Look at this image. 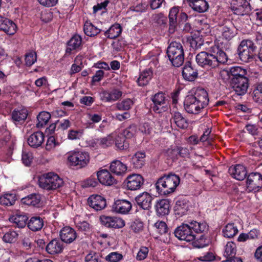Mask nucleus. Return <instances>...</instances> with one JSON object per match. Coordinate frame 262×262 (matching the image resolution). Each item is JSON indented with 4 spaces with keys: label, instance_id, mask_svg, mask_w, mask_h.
Returning a JSON list of instances; mask_svg holds the SVG:
<instances>
[{
    "label": "nucleus",
    "instance_id": "nucleus-10",
    "mask_svg": "<svg viewBox=\"0 0 262 262\" xmlns=\"http://www.w3.org/2000/svg\"><path fill=\"white\" fill-rule=\"evenodd\" d=\"M144 183L143 177L137 173L128 175L124 181L126 189L132 191L140 189Z\"/></svg>",
    "mask_w": 262,
    "mask_h": 262
},
{
    "label": "nucleus",
    "instance_id": "nucleus-40",
    "mask_svg": "<svg viewBox=\"0 0 262 262\" xmlns=\"http://www.w3.org/2000/svg\"><path fill=\"white\" fill-rule=\"evenodd\" d=\"M40 201V196L38 194H31L21 199V202L27 205L36 206Z\"/></svg>",
    "mask_w": 262,
    "mask_h": 262
},
{
    "label": "nucleus",
    "instance_id": "nucleus-55",
    "mask_svg": "<svg viewBox=\"0 0 262 262\" xmlns=\"http://www.w3.org/2000/svg\"><path fill=\"white\" fill-rule=\"evenodd\" d=\"M136 132L137 127L136 125H131L123 130L122 135L127 139H130L135 136Z\"/></svg>",
    "mask_w": 262,
    "mask_h": 262
},
{
    "label": "nucleus",
    "instance_id": "nucleus-15",
    "mask_svg": "<svg viewBox=\"0 0 262 262\" xmlns=\"http://www.w3.org/2000/svg\"><path fill=\"white\" fill-rule=\"evenodd\" d=\"M132 208L130 202L126 200H117L112 206L113 211L121 214H126L129 213Z\"/></svg>",
    "mask_w": 262,
    "mask_h": 262
},
{
    "label": "nucleus",
    "instance_id": "nucleus-14",
    "mask_svg": "<svg viewBox=\"0 0 262 262\" xmlns=\"http://www.w3.org/2000/svg\"><path fill=\"white\" fill-rule=\"evenodd\" d=\"M100 220L103 225L108 228H121L125 226L124 221L118 217L102 215Z\"/></svg>",
    "mask_w": 262,
    "mask_h": 262
},
{
    "label": "nucleus",
    "instance_id": "nucleus-16",
    "mask_svg": "<svg viewBox=\"0 0 262 262\" xmlns=\"http://www.w3.org/2000/svg\"><path fill=\"white\" fill-rule=\"evenodd\" d=\"M89 206L96 211H99L105 208L106 205L105 199L101 195L93 194L88 199Z\"/></svg>",
    "mask_w": 262,
    "mask_h": 262
},
{
    "label": "nucleus",
    "instance_id": "nucleus-30",
    "mask_svg": "<svg viewBox=\"0 0 262 262\" xmlns=\"http://www.w3.org/2000/svg\"><path fill=\"white\" fill-rule=\"evenodd\" d=\"M28 220L27 216L24 213H16L9 218V221L14 223L18 228H22L25 227Z\"/></svg>",
    "mask_w": 262,
    "mask_h": 262
},
{
    "label": "nucleus",
    "instance_id": "nucleus-17",
    "mask_svg": "<svg viewBox=\"0 0 262 262\" xmlns=\"http://www.w3.org/2000/svg\"><path fill=\"white\" fill-rule=\"evenodd\" d=\"M99 182L105 186H111L116 183V179L106 169H102L97 172Z\"/></svg>",
    "mask_w": 262,
    "mask_h": 262
},
{
    "label": "nucleus",
    "instance_id": "nucleus-12",
    "mask_svg": "<svg viewBox=\"0 0 262 262\" xmlns=\"http://www.w3.org/2000/svg\"><path fill=\"white\" fill-rule=\"evenodd\" d=\"M153 110L157 113L165 112L168 109V101L163 93L156 94L152 99Z\"/></svg>",
    "mask_w": 262,
    "mask_h": 262
},
{
    "label": "nucleus",
    "instance_id": "nucleus-44",
    "mask_svg": "<svg viewBox=\"0 0 262 262\" xmlns=\"http://www.w3.org/2000/svg\"><path fill=\"white\" fill-rule=\"evenodd\" d=\"M51 118V115L47 112H40L37 117V123L36 126L37 127H42L46 125Z\"/></svg>",
    "mask_w": 262,
    "mask_h": 262
},
{
    "label": "nucleus",
    "instance_id": "nucleus-61",
    "mask_svg": "<svg viewBox=\"0 0 262 262\" xmlns=\"http://www.w3.org/2000/svg\"><path fill=\"white\" fill-rule=\"evenodd\" d=\"M157 232L161 234H164L167 231V226L163 221H158L155 224Z\"/></svg>",
    "mask_w": 262,
    "mask_h": 262
},
{
    "label": "nucleus",
    "instance_id": "nucleus-45",
    "mask_svg": "<svg viewBox=\"0 0 262 262\" xmlns=\"http://www.w3.org/2000/svg\"><path fill=\"white\" fill-rule=\"evenodd\" d=\"M16 195L13 193H6L0 197V203L4 206H11L16 201Z\"/></svg>",
    "mask_w": 262,
    "mask_h": 262
},
{
    "label": "nucleus",
    "instance_id": "nucleus-25",
    "mask_svg": "<svg viewBox=\"0 0 262 262\" xmlns=\"http://www.w3.org/2000/svg\"><path fill=\"white\" fill-rule=\"evenodd\" d=\"M139 132L147 139H150L156 133L153 124L148 122L140 124L139 127Z\"/></svg>",
    "mask_w": 262,
    "mask_h": 262
},
{
    "label": "nucleus",
    "instance_id": "nucleus-52",
    "mask_svg": "<svg viewBox=\"0 0 262 262\" xmlns=\"http://www.w3.org/2000/svg\"><path fill=\"white\" fill-rule=\"evenodd\" d=\"M123 259V255L117 252H113L109 253L105 257L108 262H119Z\"/></svg>",
    "mask_w": 262,
    "mask_h": 262
},
{
    "label": "nucleus",
    "instance_id": "nucleus-33",
    "mask_svg": "<svg viewBox=\"0 0 262 262\" xmlns=\"http://www.w3.org/2000/svg\"><path fill=\"white\" fill-rule=\"evenodd\" d=\"M43 226V220L39 216L31 217L28 223V228L33 231L40 230Z\"/></svg>",
    "mask_w": 262,
    "mask_h": 262
},
{
    "label": "nucleus",
    "instance_id": "nucleus-32",
    "mask_svg": "<svg viewBox=\"0 0 262 262\" xmlns=\"http://www.w3.org/2000/svg\"><path fill=\"white\" fill-rule=\"evenodd\" d=\"M83 31L88 36H95L100 32V29L94 26L90 21H86L83 25Z\"/></svg>",
    "mask_w": 262,
    "mask_h": 262
},
{
    "label": "nucleus",
    "instance_id": "nucleus-26",
    "mask_svg": "<svg viewBox=\"0 0 262 262\" xmlns=\"http://www.w3.org/2000/svg\"><path fill=\"white\" fill-rule=\"evenodd\" d=\"M170 204L168 200L162 199L159 201L156 205V210L159 216L167 215L169 212Z\"/></svg>",
    "mask_w": 262,
    "mask_h": 262
},
{
    "label": "nucleus",
    "instance_id": "nucleus-18",
    "mask_svg": "<svg viewBox=\"0 0 262 262\" xmlns=\"http://www.w3.org/2000/svg\"><path fill=\"white\" fill-rule=\"evenodd\" d=\"M152 200V195L147 192L140 193L135 198L138 205L143 209H148L150 208Z\"/></svg>",
    "mask_w": 262,
    "mask_h": 262
},
{
    "label": "nucleus",
    "instance_id": "nucleus-56",
    "mask_svg": "<svg viewBox=\"0 0 262 262\" xmlns=\"http://www.w3.org/2000/svg\"><path fill=\"white\" fill-rule=\"evenodd\" d=\"M83 129L70 130L68 133V138L71 140L80 139L83 136Z\"/></svg>",
    "mask_w": 262,
    "mask_h": 262
},
{
    "label": "nucleus",
    "instance_id": "nucleus-42",
    "mask_svg": "<svg viewBox=\"0 0 262 262\" xmlns=\"http://www.w3.org/2000/svg\"><path fill=\"white\" fill-rule=\"evenodd\" d=\"M28 112L26 108L14 110L12 114V118L14 121H24L27 117Z\"/></svg>",
    "mask_w": 262,
    "mask_h": 262
},
{
    "label": "nucleus",
    "instance_id": "nucleus-27",
    "mask_svg": "<svg viewBox=\"0 0 262 262\" xmlns=\"http://www.w3.org/2000/svg\"><path fill=\"white\" fill-rule=\"evenodd\" d=\"M231 9L235 14L239 15H243L251 11L248 1H241L237 6H232Z\"/></svg>",
    "mask_w": 262,
    "mask_h": 262
},
{
    "label": "nucleus",
    "instance_id": "nucleus-13",
    "mask_svg": "<svg viewBox=\"0 0 262 262\" xmlns=\"http://www.w3.org/2000/svg\"><path fill=\"white\" fill-rule=\"evenodd\" d=\"M230 85L238 95H243L247 92L249 84L247 77L235 78L229 80Z\"/></svg>",
    "mask_w": 262,
    "mask_h": 262
},
{
    "label": "nucleus",
    "instance_id": "nucleus-31",
    "mask_svg": "<svg viewBox=\"0 0 262 262\" xmlns=\"http://www.w3.org/2000/svg\"><path fill=\"white\" fill-rule=\"evenodd\" d=\"M222 37L226 40H230L236 34V29L232 25L224 26L220 29Z\"/></svg>",
    "mask_w": 262,
    "mask_h": 262
},
{
    "label": "nucleus",
    "instance_id": "nucleus-54",
    "mask_svg": "<svg viewBox=\"0 0 262 262\" xmlns=\"http://www.w3.org/2000/svg\"><path fill=\"white\" fill-rule=\"evenodd\" d=\"M33 159V154L32 152L23 150L21 155V161L26 166H29L32 162Z\"/></svg>",
    "mask_w": 262,
    "mask_h": 262
},
{
    "label": "nucleus",
    "instance_id": "nucleus-62",
    "mask_svg": "<svg viewBox=\"0 0 262 262\" xmlns=\"http://www.w3.org/2000/svg\"><path fill=\"white\" fill-rule=\"evenodd\" d=\"M58 145V143L56 141L55 138L53 136H50L48 138L46 144V149L50 151Z\"/></svg>",
    "mask_w": 262,
    "mask_h": 262
},
{
    "label": "nucleus",
    "instance_id": "nucleus-58",
    "mask_svg": "<svg viewBox=\"0 0 262 262\" xmlns=\"http://www.w3.org/2000/svg\"><path fill=\"white\" fill-rule=\"evenodd\" d=\"M143 228V223L139 220H136L130 223V228L134 232H139Z\"/></svg>",
    "mask_w": 262,
    "mask_h": 262
},
{
    "label": "nucleus",
    "instance_id": "nucleus-19",
    "mask_svg": "<svg viewBox=\"0 0 262 262\" xmlns=\"http://www.w3.org/2000/svg\"><path fill=\"white\" fill-rule=\"evenodd\" d=\"M229 172L233 178L239 181L243 180L247 175L245 167L241 164L230 167Z\"/></svg>",
    "mask_w": 262,
    "mask_h": 262
},
{
    "label": "nucleus",
    "instance_id": "nucleus-47",
    "mask_svg": "<svg viewBox=\"0 0 262 262\" xmlns=\"http://www.w3.org/2000/svg\"><path fill=\"white\" fill-rule=\"evenodd\" d=\"M116 133H112L106 137L99 139V144L103 148L112 146L114 142Z\"/></svg>",
    "mask_w": 262,
    "mask_h": 262
},
{
    "label": "nucleus",
    "instance_id": "nucleus-51",
    "mask_svg": "<svg viewBox=\"0 0 262 262\" xmlns=\"http://www.w3.org/2000/svg\"><path fill=\"white\" fill-rule=\"evenodd\" d=\"M134 104L133 101L129 98L123 99L120 102L117 103V108L120 111L129 110Z\"/></svg>",
    "mask_w": 262,
    "mask_h": 262
},
{
    "label": "nucleus",
    "instance_id": "nucleus-46",
    "mask_svg": "<svg viewBox=\"0 0 262 262\" xmlns=\"http://www.w3.org/2000/svg\"><path fill=\"white\" fill-rule=\"evenodd\" d=\"M17 27L12 20L6 18L2 30L5 31L9 35H13L16 31Z\"/></svg>",
    "mask_w": 262,
    "mask_h": 262
},
{
    "label": "nucleus",
    "instance_id": "nucleus-7",
    "mask_svg": "<svg viewBox=\"0 0 262 262\" xmlns=\"http://www.w3.org/2000/svg\"><path fill=\"white\" fill-rule=\"evenodd\" d=\"M256 48L252 40H242L238 48V54L240 59L245 62H249L254 56Z\"/></svg>",
    "mask_w": 262,
    "mask_h": 262
},
{
    "label": "nucleus",
    "instance_id": "nucleus-23",
    "mask_svg": "<svg viewBox=\"0 0 262 262\" xmlns=\"http://www.w3.org/2000/svg\"><path fill=\"white\" fill-rule=\"evenodd\" d=\"M189 205L187 200L179 199L176 202L174 207V213L179 217L182 216L186 214Z\"/></svg>",
    "mask_w": 262,
    "mask_h": 262
},
{
    "label": "nucleus",
    "instance_id": "nucleus-38",
    "mask_svg": "<svg viewBox=\"0 0 262 262\" xmlns=\"http://www.w3.org/2000/svg\"><path fill=\"white\" fill-rule=\"evenodd\" d=\"M189 5L194 10L200 13L205 12L209 5L207 1H188Z\"/></svg>",
    "mask_w": 262,
    "mask_h": 262
},
{
    "label": "nucleus",
    "instance_id": "nucleus-11",
    "mask_svg": "<svg viewBox=\"0 0 262 262\" xmlns=\"http://www.w3.org/2000/svg\"><path fill=\"white\" fill-rule=\"evenodd\" d=\"M247 189L248 191H258L262 187V174L258 172H251L247 177Z\"/></svg>",
    "mask_w": 262,
    "mask_h": 262
},
{
    "label": "nucleus",
    "instance_id": "nucleus-64",
    "mask_svg": "<svg viewBox=\"0 0 262 262\" xmlns=\"http://www.w3.org/2000/svg\"><path fill=\"white\" fill-rule=\"evenodd\" d=\"M86 116L88 118L94 123L100 122L102 119V115L100 114L88 113Z\"/></svg>",
    "mask_w": 262,
    "mask_h": 262
},
{
    "label": "nucleus",
    "instance_id": "nucleus-43",
    "mask_svg": "<svg viewBox=\"0 0 262 262\" xmlns=\"http://www.w3.org/2000/svg\"><path fill=\"white\" fill-rule=\"evenodd\" d=\"M172 120L177 126L181 128H186L188 126L186 119L179 112H174L173 113Z\"/></svg>",
    "mask_w": 262,
    "mask_h": 262
},
{
    "label": "nucleus",
    "instance_id": "nucleus-4",
    "mask_svg": "<svg viewBox=\"0 0 262 262\" xmlns=\"http://www.w3.org/2000/svg\"><path fill=\"white\" fill-rule=\"evenodd\" d=\"M39 187L45 190H56L62 187L64 181L57 173L50 172L43 173L38 178Z\"/></svg>",
    "mask_w": 262,
    "mask_h": 262
},
{
    "label": "nucleus",
    "instance_id": "nucleus-39",
    "mask_svg": "<svg viewBox=\"0 0 262 262\" xmlns=\"http://www.w3.org/2000/svg\"><path fill=\"white\" fill-rule=\"evenodd\" d=\"M189 226L193 233H202L208 229V226L206 223H200L196 221H191L188 223Z\"/></svg>",
    "mask_w": 262,
    "mask_h": 262
},
{
    "label": "nucleus",
    "instance_id": "nucleus-35",
    "mask_svg": "<svg viewBox=\"0 0 262 262\" xmlns=\"http://www.w3.org/2000/svg\"><path fill=\"white\" fill-rule=\"evenodd\" d=\"M238 230L233 223L227 224L223 229L222 233L224 237L232 238L237 234Z\"/></svg>",
    "mask_w": 262,
    "mask_h": 262
},
{
    "label": "nucleus",
    "instance_id": "nucleus-6",
    "mask_svg": "<svg viewBox=\"0 0 262 262\" xmlns=\"http://www.w3.org/2000/svg\"><path fill=\"white\" fill-rule=\"evenodd\" d=\"M68 161L71 166L82 168L90 163V156L88 152L82 150H73L68 153Z\"/></svg>",
    "mask_w": 262,
    "mask_h": 262
},
{
    "label": "nucleus",
    "instance_id": "nucleus-34",
    "mask_svg": "<svg viewBox=\"0 0 262 262\" xmlns=\"http://www.w3.org/2000/svg\"><path fill=\"white\" fill-rule=\"evenodd\" d=\"M82 42L81 36L75 34L69 41L68 43V48H67V53H70L72 50L78 48Z\"/></svg>",
    "mask_w": 262,
    "mask_h": 262
},
{
    "label": "nucleus",
    "instance_id": "nucleus-2",
    "mask_svg": "<svg viewBox=\"0 0 262 262\" xmlns=\"http://www.w3.org/2000/svg\"><path fill=\"white\" fill-rule=\"evenodd\" d=\"M209 52H201L197 54L195 59L200 66L206 69H212L219 66L220 63H225L227 61L226 54L218 47H211Z\"/></svg>",
    "mask_w": 262,
    "mask_h": 262
},
{
    "label": "nucleus",
    "instance_id": "nucleus-1",
    "mask_svg": "<svg viewBox=\"0 0 262 262\" xmlns=\"http://www.w3.org/2000/svg\"><path fill=\"white\" fill-rule=\"evenodd\" d=\"M209 98L207 91L203 88L192 90L185 97L184 105L186 111L189 114H198L208 104Z\"/></svg>",
    "mask_w": 262,
    "mask_h": 262
},
{
    "label": "nucleus",
    "instance_id": "nucleus-57",
    "mask_svg": "<svg viewBox=\"0 0 262 262\" xmlns=\"http://www.w3.org/2000/svg\"><path fill=\"white\" fill-rule=\"evenodd\" d=\"M37 59L36 53L33 51H31L26 54L25 56L26 64L28 66H31L33 64Z\"/></svg>",
    "mask_w": 262,
    "mask_h": 262
},
{
    "label": "nucleus",
    "instance_id": "nucleus-28",
    "mask_svg": "<svg viewBox=\"0 0 262 262\" xmlns=\"http://www.w3.org/2000/svg\"><path fill=\"white\" fill-rule=\"evenodd\" d=\"M182 75L185 79L192 81L195 79L198 76L196 70L193 69L189 62L186 63L182 71Z\"/></svg>",
    "mask_w": 262,
    "mask_h": 262
},
{
    "label": "nucleus",
    "instance_id": "nucleus-20",
    "mask_svg": "<svg viewBox=\"0 0 262 262\" xmlns=\"http://www.w3.org/2000/svg\"><path fill=\"white\" fill-rule=\"evenodd\" d=\"M60 237L62 242L69 244L76 239V233L71 227L66 226L60 230Z\"/></svg>",
    "mask_w": 262,
    "mask_h": 262
},
{
    "label": "nucleus",
    "instance_id": "nucleus-9",
    "mask_svg": "<svg viewBox=\"0 0 262 262\" xmlns=\"http://www.w3.org/2000/svg\"><path fill=\"white\" fill-rule=\"evenodd\" d=\"M174 235L178 239L187 242L193 241L195 235L191 230L188 224H182L178 227L174 231Z\"/></svg>",
    "mask_w": 262,
    "mask_h": 262
},
{
    "label": "nucleus",
    "instance_id": "nucleus-59",
    "mask_svg": "<svg viewBox=\"0 0 262 262\" xmlns=\"http://www.w3.org/2000/svg\"><path fill=\"white\" fill-rule=\"evenodd\" d=\"M148 252L149 250L147 247L145 246L141 247L136 255L137 260H143L145 259L148 255Z\"/></svg>",
    "mask_w": 262,
    "mask_h": 262
},
{
    "label": "nucleus",
    "instance_id": "nucleus-49",
    "mask_svg": "<svg viewBox=\"0 0 262 262\" xmlns=\"http://www.w3.org/2000/svg\"><path fill=\"white\" fill-rule=\"evenodd\" d=\"M116 146L120 150H123L128 147V144L125 141L124 137L122 135H117L114 138Z\"/></svg>",
    "mask_w": 262,
    "mask_h": 262
},
{
    "label": "nucleus",
    "instance_id": "nucleus-48",
    "mask_svg": "<svg viewBox=\"0 0 262 262\" xmlns=\"http://www.w3.org/2000/svg\"><path fill=\"white\" fill-rule=\"evenodd\" d=\"M236 245L235 244L232 242H228L225 247L224 255L226 257H233L236 254Z\"/></svg>",
    "mask_w": 262,
    "mask_h": 262
},
{
    "label": "nucleus",
    "instance_id": "nucleus-60",
    "mask_svg": "<svg viewBox=\"0 0 262 262\" xmlns=\"http://www.w3.org/2000/svg\"><path fill=\"white\" fill-rule=\"evenodd\" d=\"M85 262H101L100 255L94 252L89 253L85 258Z\"/></svg>",
    "mask_w": 262,
    "mask_h": 262
},
{
    "label": "nucleus",
    "instance_id": "nucleus-22",
    "mask_svg": "<svg viewBox=\"0 0 262 262\" xmlns=\"http://www.w3.org/2000/svg\"><path fill=\"white\" fill-rule=\"evenodd\" d=\"M45 140L44 134L41 132H36L31 134L28 138L29 146L33 148L40 146Z\"/></svg>",
    "mask_w": 262,
    "mask_h": 262
},
{
    "label": "nucleus",
    "instance_id": "nucleus-53",
    "mask_svg": "<svg viewBox=\"0 0 262 262\" xmlns=\"http://www.w3.org/2000/svg\"><path fill=\"white\" fill-rule=\"evenodd\" d=\"M253 99L256 102L262 103V84H258L253 91Z\"/></svg>",
    "mask_w": 262,
    "mask_h": 262
},
{
    "label": "nucleus",
    "instance_id": "nucleus-37",
    "mask_svg": "<svg viewBox=\"0 0 262 262\" xmlns=\"http://www.w3.org/2000/svg\"><path fill=\"white\" fill-rule=\"evenodd\" d=\"M122 28L119 24L113 25L104 33L107 38L114 39L117 37L121 33Z\"/></svg>",
    "mask_w": 262,
    "mask_h": 262
},
{
    "label": "nucleus",
    "instance_id": "nucleus-24",
    "mask_svg": "<svg viewBox=\"0 0 262 262\" xmlns=\"http://www.w3.org/2000/svg\"><path fill=\"white\" fill-rule=\"evenodd\" d=\"M101 99L106 102L115 101L121 97L122 92L117 90H113L111 91H103L101 93Z\"/></svg>",
    "mask_w": 262,
    "mask_h": 262
},
{
    "label": "nucleus",
    "instance_id": "nucleus-3",
    "mask_svg": "<svg viewBox=\"0 0 262 262\" xmlns=\"http://www.w3.org/2000/svg\"><path fill=\"white\" fill-rule=\"evenodd\" d=\"M180 182L179 177L174 173L165 174L156 183L157 191L161 195H168L174 192Z\"/></svg>",
    "mask_w": 262,
    "mask_h": 262
},
{
    "label": "nucleus",
    "instance_id": "nucleus-8",
    "mask_svg": "<svg viewBox=\"0 0 262 262\" xmlns=\"http://www.w3.org/2000/svg\"><path fill=\"white\" fill-rule=\"evenodd\" d=\"M247 70L239 66L232 67L229 71L223 70L220 73L221 76L225 82L231 80L235 78H245Z\"/></svg>",
    "mask_w": 262,
    "mask_h": 262
},
{
    "label": "nucleus",
    "instance_id": "nucleus-41",
    "mask_svg": "<svg viewBox=\"0 0 262 262\" xmlns=\"http://www.w3.org/2000/svg\"><path fill=\"white\" fill-rule=\"evenodd\" d=\"M152 75V71L150 69L146 70L142 72L137 80L139 85H146L151 79Z\"/></svg>",
    "mask_w": 262,
    "mask_h": 262
},
{
    "label": "nucleus",
    "instance_id": "nucleus-50",
    "mask_svg": "<svg viewBox=\"0 0 262 262\" xmlns=\"http://www.w3.org/2000/svg\"><path fill=\"white\" fill-rule=\"evenodd\" d=\"M18 233L13 230H9L3 236V240L5 243H14L17 238Z\"/></svg>",
    "mask_w": 262,
    "mask_h": 262
},
{
    "label": "nucleus",
    "instance_id": "nucleus-63",
    "mask_svg": "<svg viewBox=\"0 0 262 262\" xmlns=\"http://www.w3.org/2000/svg\"><path fill=\"white\" fill-rule=\"evenodd\" d=\"M214 258L215 256L213 253L207 252L199 256L198 258L199 260L202 261H210L214 260Z\"/></svg>",
    "mask_w": 262,
    "mask_h": 262
},
{
    "label": "nucleus",
    "instance_id": "nucleus-5",
    "mask_svg": "<svg viewBox=\"0 0 262 262\" xmlns=\"http://www.w3.org/2000/svg\"><path fill=\"white\" fill-rule=\"evenodd\" d=\"M167 55L172 64L180 67L184 63V52L182 45L177 41H172L167 49Z\"/></svg>",
    "mask_w": 262,
    "mask_h": 262
},
{
    "label": "nucleus",
    "instance_id": "nucleus-21",
    "mask_svg": "<svg viewBox=\"0 0 262 262\" xmlns=\"http://www.w3.org/2000/svg\"><path fill=\"white\" fill-rule=\"evenodd\" d=\"M127 169V166L119 160H114L110 164V171L117 176H124L126 173Z\"/></svg>",
    "mask_w": 262,
    "mask_h": 262
},
{
    "label": "nucleus",
    "instance_id": "nucleus-36",
    "mask_svg": "<svg viewBox=\"0 0 262 262\" xmlns=\"http://www.w3.org/2000/svg\"><path fill=\"white\" fill-rule=\"evenodd\" d=\"M145 155L143 152H138L132 157L131 162L136 168H140L144 164Z\"/></svg>",
    "mask_w": 262,
    "mask_h": 262
},
{
    "label": "nucleus",
    "instance_id": "nucleus-29",
    "mask_svg": "<svg viewBox=\"0 0 262 262\" xmlns=\"http://www.w3.org/2000/svg\"><path fill=\"white\" fill-rule=\"evenodd\" d=\"M63 249L62 243L57 239L51 241L46 246V251L51 254L60 253Z\"/></svg>",
    "mask_w": 262,
    "mask_h": 262
}]
</instances>
